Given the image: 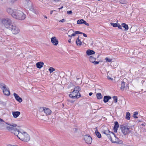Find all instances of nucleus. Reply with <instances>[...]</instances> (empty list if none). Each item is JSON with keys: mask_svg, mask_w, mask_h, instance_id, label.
<instances>
[{"mask_svg": "<svg viewBox=\"0 0 146 146\" xmlns=\"http://www.w3.org/2000/svg\"><path fill=\"white\" fill-rule=\"evenodd\" d=\"M10 126L7 127V129L11 131V132L17 135L18 138L22 141L28 142L29 141L30 138L29 135L26 132L23 133L20 132L15 127L17 125L15 124L12 123L10 125Z\"/></svg>", "mask_w": 146, "mask_h": 146, "instance_id": "nucleus-1", "label": "nucleus"}, {"mask_svg": "<svg viewBox=\"0 0 146 146\" xmlns=\"http://www.w3.org/2000/svg\"><path fill=\"white\" fill-rule=\"evenodd\" d=\"M12 17L16 19L22 20L26 17V15L22 11L18 10H15L12 15Z\"/></svg>", "mask_w": 146, "mask_h": 146, "instance_id": "nucleus-2", "label": "nucleus"}, {"mask_svg": "<svg viewBox=\"0 0 146 146\" xmlns=\"http://www.w3.org/2000/svg\"><path fill=\"white\" fill-rule=\"evenodd\" d=\"M2 24L4 25L6 28L9 29L12 25V21L11 19L8 18H2L1 20Z\"/></svg>", "mask_w": 146, "mask_h": 146, "instance_id": "nucleus-3", "label": "nucleus"}, {"mask_svg": "<svg viewBox=\"0 0 146 146\" xmlns=\"http://www.w3.org/2000/svg\"><path fill=\"white\" fill-rule=\"evenodd\" d=\"M120 128L122 133L124 135L129 134L132 130V128L131 127L127 126L121 125Z\"/></svg>", "mask_w": 146, "mask_h": 146, "instance_id": "nucleus-4", "label": "nucleus"}, {"mask_svg": "<svg viewBox=\"0 0 146 146\" xmlns=\"http://www.w3.org/2000/svg\"><path fill=\"white\" fill-rule=\"evenodd\" d=\"M9 29L11 30L12 33L14 34H17L20 32V30L18 27L15 25H12Z\"/></svg>", "mask_w": 146, "mask_h": 146, "instance_id": "nucleus-5", "label": "nucleus"}, {"mask_svg": "<svg viewBox=\"0 0 146 146\" xmlns=\"http://www.w3.org/2000/svg\"><path fill=\"white\" fill-rule=\"evenodd\" d=\"M69 96L72 99H78L81 96V95L80 93H78L74 91H73L69 94Z\"/></svg>", "mask_w": 146, "mask_h": 146, "instance_id": "nucleus-6", "label": "nucleus"}, {"mask_svg": "<svg viewBox=\"0 0 146 146\" xmlns=\"http://www.w3.org/2000/svg\"><path fill=\"white\" fill-rule=\"evenodd\" d=\"M84 139L86 143L90 144L92 141V139L90 135H85L84 137Z\"/></svg>", "mask_w": 146, "mask_h": 146, "instance_id": "nucleus-7", "label": "nucleus"}, {"mask_svg": "<svg viewBox=\"0 0 146 146\" xmlns=\"http://www.w3.org/2000/svg\"><path fill=\"white\" fill-rule=\"evenodd\" d=\"M40 111H44L46 115L50 114L51 113V111L49 108H40Z\"/></svg>", "mask_w": 146, "mask_h": 146, "instance_id": "nucleus-8", "label": "nucleus"}, {"mask_svg": "<svg viewBox=\"0 0 146 146\" xmlns=\"http://www.w3.org/2000/svg\"><path fill=\"white\" fill-rule=\"evenodd\" d=\"M51 41L52 44L56 46L58 44V41L56 38L54 36L51 38Z\"/></svg>", "mask_w": 146, "mask_h": 146, "instance_id": "nucleus-9", "label": "nucleus"}, {"mask_svg": "<svg viewBox=\"0 0 146 146\" xmlns=\"http://www.w3.org/2000/svg\"><path fill=\"white\" fill-rule=\"evenodd\" d=\"M119 127V123L118 122L115 121L114 122V125L113 128V130L115 133H117Z\"/></svg>", "mask_w": 146, "mask_h": 146, "instance_id": "nucleus-10", "label": "nucleus"}, {"mask_svg": "<svg viewBox=\"0 0 146 146\" xmlns=\"http://www.w3.org/2000/svg\"><path fill=\"white\" fill-rule=\"evenodd\" d=\"M8 124L10 126V124H8L7 123L5 122L2 119L0 118V127L2 126L4 127H6L7 128L8 126H7V125ZM11 124H10L11 125Z\"/></svg>", "mask_w": 146, "mask_h": 146, "instance_id": "nucleus-11", "label": "nucleus"}, {"mask_svg": "<svg viewBox=\"0 0 146 146\" xmlns=\"http://www.w3.org/2000/svg\"><path fill=\"white\" fill-rule=\"evenodd\" d=\"M13 95L15 97V99L17 101L20 103L22 101V98L19 97L18 95L17 94L14 93L13 94Z\"/></svg>", "mask_w": 146, "mask_h": 146, "instance_id": "nucleus-12", "label": "nucleus"}, {"mask_svg": "<svg viewBox=\"0 0 146 146\" xmlns=\"http://www.w3.org/2000/svg\"><path fill=\"white\" fill-rule=\"evenodd\" d=\"M3 91L4 94L5 95L8 96L10 94L9 89L7 87L6 88L3 89Z\"/></svg>", "mask_w": 146, "mask_h": 146, "instance_id": "nucleus-13", "label": "nucleus"}, {"mask_svg": "<svg viewBox=\"0 0 146 146\" xmlns=\"http://www.w3.org/2000/svg\"><path fill=\"white\" fill-rule=\"evenodd\" d=\"M12 113L13 117L16 118L19 116L21 113L19 111H13Z\"/></svg>", "mask_w": 146, "mask_h": 146, "instance_id": "nucleus-14", "label": "nucleus"}, {"mask_svg": "<svg viewBox=\"0 0 146 146\" xmlns=\"http://www.w3.org/2000/svg\"><path fill=\"white\" fill-rule=\"evenodd\" d=\"M111 98V97L109 96H105L104 97V102L105 103L107 102Z\"/></svg>", "mask_w": 146, "mask_h": 146, "instance_id": "nucleus-15", "label": "nucleus"}, {"mask_svg": "<svg viewBox=\"0 0 146 146\" xmlns=\"http://www.w3.org/2000/svg\"><path fill=\"white\" fill-rule=\"evenodd\" d=\"M44 63L42 62H37V68L40 69L43 66Z\"/></svg>", "mask_w": 146, "mask_h": 146, "instance_id": "nucleus-16", "label": "nucleus"}, {"mask_svg": "<svg viewBox=\"0 0 146 146\" xmlns=\"http://www.w3.org/2000/svg\"><path fill=\"white\" fill-rule=\"evenodd\" d=\"M86 54L88 55H90L93 54L95 53V52L92 50H88L86 51Z\"/></svg>", "mask_w": 146, "mask_h": 146, "instance_id": "nucleus-17", "label": "nucleus"}, {"mask_svg": "<svg viewBox=\"0 0 146 146\" xmlns=\"http://www.w3.org/2000/svg\"><path fill=\"white\" fill-rule=\"evenodd\" d=\"M96 130L95 131V134L99 138H100L102 136L100 133L98 131L97 128L96 127Z\"/></svg>", "mask_w": 146, "mask_h": 146, "instance_id": "nucleus-18", "label": "nucleus"}, {"mask_svg": "<svg viewBox=\"0 0 146 146\" xmlns=\"http://www.w3.org/2000/svg\"><path fill=\"white\" fill-rule=\"evenodd\" d=\"M14 10L10 8H8L7 10V11L8 13L11 14L12 16V15L14 13Z\"/></svg>", "mask_w": 146, "mask_h": 146, "instance_id": "nucleus-19", "label": "nucleus"}, {"mask_svg": "<svg viewBox=\"0 0 146 146\" xmlns=\"http://www.w3.org/2000/svg\"><path fill=\"white\" fill-rule=\"evenodd\" d=\"M79 36L78 37L76 40V43L78 46H80L82 44V43L81 41L79 39Z\"/></svg>", "mask_w": 146, "mask_h": 146, "instance_id": "nucleus-20", "label": "nucleus"}, {"mask_svg": "<svg viewBox=\"0 0 146 146\" xmlns=\"http://www.w3.org/2000/svg\"><path fill=\"white\" fill-rule=\"evenodd\" d=\"M122 27L125 28V30L127 31L129 29L128 25L125 23H122L121 24Z\"/></svg>", "mask_w": 146, "mask_h": 146, "instance_id": "nucleus-21", "label": "nucleus"}, {"mask_svg": "<svg viewBox=\"0 0 146 146\" xmlns=\"http://www.w3.org/2000/svg\"><path fill=\"white\" fill-rule=\"evenodd\" d=\"M121 86L120 88L121 90L122 91H123L124 90L125 87V82L124 81H122L121 83Z\"/></svg>", "mask_w": 146, "mask_h": 146, "instance_id": "nucleus-22", "label": "nucleus"}, {"mask_svg": "<svg viewBox=\"0 0 146 146\" xmlns=\"http://www.w3.org/2000/svg\"><path fill=\"white\" fill-rule=\"evenodd\" d=\"M80 90V88L79 87L76 86L75 87L73 91H74L78 93H80L79 91Z\"/></svg>", "mask_w": 146, "mask_h": 146, "instance_id": "nucleus-23", "label": "nucleus"}, {"mask_svg": "<svg viewBox=\"0 0 146 146\" xmlns=\"http://www.w3.org/2000/svg\"><path fill=\"white\" fill-rule=\"evenodd\" d=\"M97 98L98 100H100L102 99L103 98V96H102L101 94L100 93H98L96 94Z\"/></svg>", "mask_w": 146, "mask_h": 146, "instance_id": "nucleus-24", "label": "nucleus"}, {"mask_svg": "<svg viewBox=\"0 0 146 146\" xmlns=\"http://www.w3.org/2000/svg\"><path fill=\"white\" fill-rule=\"evenodd\" d=\"M7 87L6 85L3 83H1L0 84V88L3 90V89L6 88Z\"/></svg>", "mask_w": 146, "mask_h": 146, "instance_id": "nucleus-25", "label": "nucleus"}, {"mask_svg": "<svg viewBox=\"0 0 146 146\" xmlns=\"http://www.w3.org/2000/svg\"><path fill=\"white\" fill-rule=\"evenodd\" d=\"M84 20L83 19L78 20L77 21V23L78 24H84Z\"/></svg>", "mask_w": 146, "mask_h": 146, "instance_id": "nucleus-26", "label": "nucleus"}, {"mask_svg": "<svg viewBox=\"0 0 146 146\" xmlns=\"http://www.w3.org/2000/svg\"><path fill=\"white\" fill-rule=\"evenodd\" d=\"M96 60V58L92 56H90L89 58V61L92 63L94 62V61Z\"/></svg>", "mask_w": 146, "mask_h": 146, "instance_id": "nucleus-27", "label": "nucleus"}, {"mask_svg": "<svg viewBox=\"0 0 146 146\" xmlns=\"http://www.w3.org/2000/svg\"><path fill=\"white\" fill-rule=\"evenodd\" d=\"M130 113L129 112H127L126 114V118L127 120H129L130 119Z\"/></svg>", "mask_w": 146, "mask_h": 146, "instance_id": "nucleus-28", "label": "nucleus"}, {"mask_svg": "<svg viewBox=\"0 0 146 146\" xmlns=\"http://www.w3.org/2000/svg\"><path fill=\"white\" fill-rule=\"evenodd\" d=\"M128 0H120L119 2L121 4H126Z\"/></svg>", "mask_w": 146, "mask_h": 146, "instance_id": "nucleus-29", "label": "nucleus"}, {"mask_svg": "<svg viewBox=\"0 0 146 146\" xmlns=\"http://www.w3.org/2000/svg\"><path fill=\"white\" fill-rule=\"evenodd\" d=\"M108 131H109L108 129L107 130H103V131H102V132L104 134H105L107 135V134H108V133H109Z\"/></svg>", "mask_w": 146, "mask_h": 146, "instance_id": "nucleus-30", "label": "nucleus"}, {"mask_svg": "<svg viewBox=\"0 0 146 146\" xmlns=\"http://www.w3.org/2000/svg\"><path fill=\"white\" fill-rule=\"evenodd\" d=\"M106 135L108 137L109 139H110L112 143H115L114 141H112V139L111 138V137L110 134L108 133V134H107Z\"/></svg>", "mask_w": 146, "mask_h": 146, "instance_id": "nucleus-31", "label": "nucleus"}, {"mask_svg": "<svg viewBox=\"0 0 146 146\" xmlns=\"http://www.w3.org/2000/svg\"><path fill=\"white\" fill-rule=\"evenodd\" d=\"M55 70V69L52 67H50L48 69V70L50 73H51L53 72Z\"/></svg>", "mask_w": 146, "mask_h": 146, "instance_id": "nucleus-32", "label": "nucleus"}, {"mask_svg": "<svg viewBox=\"0 0 146 146\" xmlns=\"http://www.w3.org/2000/svg\"><path fill=\"white\" fill-rule=\"evenodd\" d=\"M110 24L112 26H113V27H117L118 25V24H117V23H111Z\"/></svg>", "mask_w": 146, "mask_h": 146, "instance_id": "nucleus-33", "label": "nucleus"}, {"mask_svg": "<svg viewBox=\"0 0 146 146\" xmlns=\"http://www.w3.org/2000/svg\"><path fill=\"white\" fill-rule=\"evenodd\" d=\"M113 98L114 101V102L115 103H117V97L115 96H114L113 97Z\"/></svg>", "mask_w": 146, "mask_h": 146, "instance_id": "nucleus-34", "label": "nucleus"}, {"mask_svg": "<svg viewBox=\"0 0 146 146\" xmlns=\"http://www.w3.org/2000/svg\"><path fill=\"white\" fill-rule=\"evenodd\" d=\"M138 113L137 111L134 113L133 115V117L134 118H138V117L136 116V115H138Z\"/></svg>", "mask_w": 146, "mask_h": 146, "instance_id": "nucleus-35", "label": "nucleus"}, {"mask_svg": "<svg viewBox=\"0 0 146 146\" xmlns=\"http://www.w3.org/2000/svg\"><path fill=\"white\" fill-rule=\"evenodd\" d=\"M105 60L109 62H111V59H109L108 57L106 58Z\"/></svg>", "mask_w": 146, "mask_h": 146, "instance_id": "nucleus-36", "label": "nucleus"}, {"mask_svg": "<svg viewBox=\"0 0 146 146\" xmlns=\"http://www.w3.org/2000/svg\"><path fill=\"white\" fill-rule=\"evenodd\" d=\"M115 142L118 144H122L123 143V141L121 140H118L117 141H115Z\"/></svg>", "mask_w": 146, "mask_h": 146, "instance_id": "nucleus-37", "label": "nucleus"}, {"mask_svg": "<svg viewBox=\"0 0 146 146\" xmlns=\"http://www.w3.org/2000/svg\"><path fill=\"white\" fill-rule=\"evenodd\" d=\"M30 10L31 11H33V12L35 13V11L34 9V8L33 7L31 6L30 7Z\"/></svg>", "mask_w": 146, "mask_h": 146, "instance_id": "nucleus-38", "label": "nucleus"}, {"mask_svg": "<svg viewBox=\"0 0 146 146\" xmlns=\"http://www.w3.org/2000/svg\"><path fill=\"white\" fill-rule=\"evenodd\" d=\"M76 33L77 34H83V33H82V32H80L79 31H76Z\"/></svg>", "mask_w": 146, "mask_h": 146, "instance_id": "nucleus-39", "label": "nucleus"}, {"mask_svg": "<svg viewBox=\"0 0 146 146\" xmlns=\"http://www.w3.org/2000/svg\"><path fill=\"white\" fill-rule=\"evenodd\" d=\"M117 27H118V28L119 29H122L121 26L119 24H118Z\"/></svg>", "mask_w": 146, "mask_h": 146, "instance_id": "nucleus-40", "label": "nucleus"}, {"mask_svg": "<svg viewBox=\"0 0 146 146\" xmlns=\"http://www.w3.org/2000/svg\"><path fill=\"white\" fill-rule=\"evenodd\" d=\"M93 63L95 64H97L99 63V61H96L95 60L94 61V62H93Z\"/></svg>", "mask_w": 146, "mask_h": 146, "instance_id": "nucleus-41", "label": "nucleus"}, {"mask_svg": "<svg viewBox=\"0 0 146 146\" xmlns=\"http://www.w3.org/2000/svg\"><path fill=\"white\" fill-rule=\"evenodd\" d=\"M84 22H83L84 24H85L86 25V26H89V23L86 22L84 20Z\"/></svg>", "mask_w": 146, "mask_h": 146, "instance_id": "nucleus-42", "label": "nucleus"}, {"mask_svg": "<svg viewBox=\"0 0 146 146\" xmlns=\"http://www.w3.org/2000/svg\"><path fill=\"white\" fill-rule=\"evenodd\" d=\"M72 11H67V13L68 14H72Z\"/></svg>", "mask_w": 146, "mask_h": 146, "instance_id": "nucleus-43", "label": "nucleus"}, {"mask_svg": "<svg viewBox=\"0 0 146 146\" xmlns=\"http://www.w3.org/2000/svg\"><path fill=\"white\" fill-rule=\"evenodd\" d=\"M65 21V19H62L61 20H60L59 21V22H62L63 23Z\"/></svg>", "mask_w": 146, "mask_h": 146, "instance_id": "nucleus-44", "label": "nucleus"}, {"mask_svg": "<svg viewBox=\"0 0 146 146\" xmlns=\"http://www.w3.org/2000/svg\"><path fill=\"white\" fill-rule=\"evenodd\" d=\"M107 78L108 79L110 80H113V78L110 77L109 76H107Z\"/></svg>", "mask_w": 146, "mask_h": 146, "instance_id": "nucleus-45", "label": "nucleus"}, {"mask_svg": "<svg viewBox=\"0 0 146 146\" xmlns=\"http://www.w3.org/2000/svg\"><path fill=\"white\" fill-rule=\"evenodd\" d=\"M76 34H77L76 33V31H75L74 33H73L71 35L72 36H75Z\"/></svg>", "mask_w": 146, "mask_h": 146, "instance_id": "nucleus-46", "label": "nucleus"}, {"mask_svg": "<svg viewBox=\"0 0 146 146\" xmlns=\"http://www.w3.org/2000/svg\"><path fill=\"white\" fill-rule=\"evenodd\" d=\"M83 34L84 36V37H87V35L86 34L84 33H83Z\"/></svg>", "mask_w": 146, "mask_h": 146, "instance_id": "nucleus-47", "label": "nucleus"}, {"mask_svg": "<svg viewBox=\"0 0 146 146\" xmlns=\"http://www.w3.org/2000/svg\"><path fill=\"white\" fill-rule=\"evenodd\" d=\"M73 131L75 132L77 130V129L76 128H74L73 129Z\"/></svg>", "mask_w": 146, "mask_h": 146, "instance_id": "nucleus-48", "label": "nucleus"}, {"mask_svg": "<svg viewBox=\"0 0 146 146\" xmlns=\"http://www.w3.org/2000/svg\"><path fill=\"white\" fill-rule=\"evenodd\" d=\"M108 132H109V133H111L113 135H114V133L113 132H111L110 131H108Z\"/></svg>", "mask_w": 146, "mask_h": 146, "instance_id": "nucleus-49", "label": "nucleus"}, {"mask_svg": "<svg viewBox=\"0 0 146 146\" xmlns=\"http://www.w3.org/2000/svg\"><path fill=\"white\" fill-rule=\"evenodd\" d=\"M93 94V93L92 92H90L89 93V95L90 96H91Z\"/></svg>", "mask_w": 146, "mask_h": 146, "instance_id": "nucleus-50", "label": "nucleus"}, {"mask_svg": "<svg viewBox=\"0 0 146 146\" xmlns=\"http://www.w3.org/2000/svg\"><path fill=\"white\" fill-rule=\"evenodd\" d=\"M53 11H53V10L51 11H50V15H52V14ZM54 11H55L54 10Z\"/></svg>", "mask_w": 146, "mask_h": 146, "instance_id": "nucleus-51", "label": "nucleus"}, {"mask_svg": "<svg viewBox=\"0 0 146 146\" xmlns=\"http://www.w3.org/2000/svg\"><path fill=\"white\" fill-rule=\"evenodd\" d=\"M63 6H62L61 7L58 8V9L59 10L62 9L63 8Z\"/></svg>", "mask_w": 146, "mask_h": 146, "instance_id": "nucleus-52", "label": "nucleus"}, {"mask_svg": "<svg viewBox=\"0 0 146 146\" xmlns=\"http://www.w3.org/2000/svg\"><path fill=\"white\" fill-rule=\"evenodd\" d=\"M68 36L69 37H70V38H72V35H68Z\"/></svg>", "mask_w": 146, "mask_h": 146, "instance_id": "nucleus-53", "label": "nucleus"}, {"mask_svg": "<svg viewBox=\"0 0 146 146\" xmlns=\"http://www.w3.org/2000/svg\"><path fill=\"white\" fill-rule=\"evenodd\" d=\"M125 87L126 88L128 87V84H127V85H126Z\"/></svg>", "mask_w": 146, "mask_h": 146, "instance_id": "nucleus-54", "label": "nucleus"}, {"mask_svg": "<svg viewBox=\"0 0 146 146\" xmlns=\"http://www.w3.org/2000/svg\"><path fill=\"white\" fill-rule=\"evenodd\" d=\"M7 146H17V145H15L12 146L11 145H8Z\"/></svg>", "mask_w": 146, "mask_h": 146, "instance_id": "nucleus-55", "label": "nucleus"}, {"mask_svg": "<svg viewBox=\"0 0 146 146\" xmlns=\"http://www.w3.org/2000/svg\"><path fill=\"white\" fill-rule=\"evenodd\" d=\"M68 42H69V43L70 42H71V39H69V40H68Z\"/></svg>", "mask_w": 146, "mask_h": 146, "instance_id": "nucleus-56", "label": "nucleus"}, {"mask_svg": "<svg viewBox=\"0 0 146 146\" xmlns=\"http://www.w3.org/2000/svg\"><path fill=\"white\" fill-rule=\"evenodd\" d=\"M53 1L55 2H58V0H53Z\"/></svg>", "mask_w": 146, "mask_h": 146, "instance_id": "nucleus-57", "label": "nucleus"}, {"mask_svg": "<svg viewBox=\"0 0 146 146\" xmlns=\"http://www.w3.org/2000/svg\"><path fill=\"white\" fill-rule=\"evenodd\" d=\"M44 18H45L46 19L47 18V17L46 16H44Z\"/></svg>", "mask_w": 146, "mask_h": 146, "instance_id": "nucleus-58", "label": "nucleus"}, {"mask_svg": "<svg viewBox=\"0 0 146 146\" xmlns=\"http://www.w3.org/2000/svg\"><path fill=\"white\" fill-rule=\"evenodd\" d=\"M26 1H27V2H29L30 1V0H25Z\"/></svg>", "mask_w": 146, "mask_h": 146, "instance_id": "nucleus-59", "label": "nucleus"}, {"mask_svg": "<svg viewBox=\"0 0 146 146\" xmlns=\"http://www.w3.org/2000/svg\"><path fill=\"white\" fill-rule=\"evenodd\" d=\"M113 135H114V137H115V138L116 137V136L115 135V134Z\"/></svg>", "mask_w": 146, "mask_h": 146, "instance_id": "nucleus-60", "label": "nucleus"}, {"mask_svg": "<svg viewBox=\"0 0 146 146\" xmlns=\"http://www.w3.org/2000/svg\"><path fill=\"white\" fill-rule=\"evenodd\" d=\"M70 102L71 103H73V101H71Z\"/></svg>", "mask_w": 146, "mask_h": 146, "instance_id": "nucleus-61", "label": "nucleus"}, {"mask_svg": "<svg viewBox=\"0 0 146 146\" xmlns=\"http://www.w3.org/2000/svg\"><path fill=\"white\" fill-rule=\"evenodd\" d=\"M60 0H58V2L60 1Z\"/></svg>", "mask_w": 146, "mask_h": 146, "instance_id": "nucleus-62", "label": "nucleus"}]
</instances>
